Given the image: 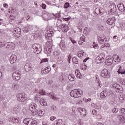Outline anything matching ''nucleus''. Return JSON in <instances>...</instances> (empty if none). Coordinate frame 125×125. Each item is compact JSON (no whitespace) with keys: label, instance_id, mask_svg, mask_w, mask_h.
<instances>
[{"label":"nucleus","instance_id":"obj_1","mask_svg":"<svg viewBox=\"0 0 125 125\" xmlns=\"http://www.w3.org/2000/svg\"><path fill=\"white\" fill-rule=\"evenodd\" d=\"M106 59V55L104 53H101L98 57L96 58L95 63L96 64H100Z\"/></svg>","mask_w":125,"mask_h":125},{"label":"nucleus","instance_id":"obj_2","mask_svg":"<svg viewBox=\"0 0 125 125\" xmlns=\"http://www.w3.org/2000/svg\"><path fill=\"white\" fill-rule=\"evenodd\" d=\"M17 100L20 102H24L27 99V95L24 93H19L16 95Z\"/></svg>","mask_w":125,"mask_h":125},{"label":"nucleus","instance_id":"obj_3","mask_svg":"<svg viewBox=\"0 0 125 125\" xmlns=\"http://www.w3.org/2000/svg\"><path fill=\"white\" fill-rule=\"evenodd\" d=\"M70 95L72 97L78 98V97H80L81 95H83V92L80 91L79 89H74L70 92Z\"/></svg>","mask_w":125,"mask_h":125},{"label":"nucleus","instance_id":"obj_4","mask_svg":"<svg viewBox=\"0 0 125 125\" xmlns=\"http://www.w3.org/2000/svg\"><path fill=\"white\" fill-rule=\"evenodd\" d=\"M23 123L26 125H37V121L30 118H25Z\"/></svg>","mask_w":125,"mask_h":125},{"label":"nucleus","instance_id":"obj_5","mask_svg":"<svg viewBox=\"0 0 125 125\" xmlns=\"http://www.w3.org/2000/svg\"><path fill=\"white\" fill-rule=\"evenodd\" d=\"M32 48L34 49V52L35 54H39L42 51V48L40 44H34L32 45Z\"/></svg>","mask_w":125,"mask_h":125},{"label":"nucleus","instance_id":"obj_6","mask_svg":"<svg viewBox=\"0 0 125 125\" xmlns=\"http://www.w3.org/2000/svg\"><path fill=\"white\" fill-rule=\"evenodd\" d=\"M12 77L15 81H19L21 78V72L19 70L15 71L13 73Z\"/></svg>","mask_w":125,"mask_h":125},{"label":"nucleus","instance_id":"obj_7","mask_svg":"<svg viewBox=\"0 0 125 125\" xmlns=\"http://www.w3.org/2000/svg\"><path fill=\"white\" fill-rule=\"evenodd\" d=\"M45 113V111L44 110H41L38 109L37 110H36V111H34L32 112L33 116H36V115H39L40 117H42V116H43Z\"/></svg>","mask_w":125,"mask_h":125},{"label":"nucleus","instance_id":"obj_8","mask_svg":"<svg viewBox=\"0 0 125 125\" xmlns=\"http://www.w3.org/2000/svg\"><path fill=\"white\" fill-rule=\"evenodd\" d=\"M101 76L103 78H110V72L106 69H103L101 73Z\"/></svg>","mask_w":125,"mask_h":125},{"label":"nucleus","instance_id":"obj_9","mask_svg":"<svg viewBox=\"0 0 125 125\" xmlns=\"http://www.w3.org/2000/svg\"><path fill=\"white\" fill-rule=\"evenodd\" d=\"M21 29H20V28H14L12 31L13 35L16 37V38H19V37H20V34H21Z\"/></svg>","mask_w":125,"mask_h":125},{"label":"nucleus","instance_id":"obj_10","mask_svg":"<svg viewBox=\"0 0 125 125\" xmlns=\"http://www.w3.org/2000/svg\"><path fill=\"white\" fill-rule=\"evenodd\" d=\"M98 41L100 43H104L107 42L106 36L104 35H100L98 38Z\"/></svg>","mask_w":125,"mask_h":125},{"label":"nucleus","instance_id":"obj_11","mask_svg":"<svg viewBox=\"0 0 125 125\" xmlns=\"http://www.w3.org/2000/svg\"><path fill=\"white\" fill-rule=\"evenodd\" d=\"M37 104L33 103L31 104H30L29 106V110L31 111V114L33 115V112H35L36 110H38L37 109Z\"/></svg>","mask_w":125,"mask_h":125},{"label":"nucleus","instance_id":"obj_12","mask_svg":"<svg viewBox=\"0 0 125 125\" xmlns=\"http://www.w3.org/2000/svg\"><path fill=\"white\" fill-rule=\"evenodd\" d=\"M116 22V18L114 17L113 18H109L108 19V20L106 21V23L108 25H110V26H112L114 23Z\"/></svg>","mask_w":125,"mask_h":125},{"label":"nucleus","instance_id":"obj_13","mask_svg":"<svg viewBox=\"0 0 125 125\" xmlns=\"http://www.w3.org/2000/svg\"><path fill=\"white\" fill-rule=\"evenodd\" d=\"M104 12L103 8H97L95 9V13L96 15H101Z\"/></svg>","mask_w":125,"mask_h":125},{"label":"nucleus","instance_id":"obj_14","mask_svg":"<svg viewBox=\"0 0 125 125\" xmlns=\"http://www.w3.org/2000/svg\"><path fill=\"white\" fill-rule=\"evenodd\" d=\"M17 60V56L15 55H12L10 58V63L11 64H14Z\"/></svg>","mask_w":125,"mask_h":125},{"label":"nucleus","instance_id":"obj_15","mask_svg":"<svg viewBox=\"0 0 125 125\" xmlns=\"http://www.w3.org/2000/svg\"><path fill=\"white\" fill-rule=\"evenodd\" d=\"M40 104L41 106L46 107L47 106V103L43 98H41L39 100Z\"/></svg>","mask_w":125,"mask_h":125},{"label":"nucleus","instance_id":"obj_16","mask_svg":"<svg viewBox=\"0 0 125 125\" xmlns=\"http://www.w3.org/2000/svg\"><path fill=\"white\" fill-rule=\"evenodd\" d=\"M110 10V12L111 14L112 13H114V12H116L117 10V7L116 6V5L114 3L111 4V5L109 6Z\"/></svg>","mask_w":125,"mask_h":125},{"label":"nucleus","instance_id":"obj_17","mask_svg":"<svg viewBox=\"0 0 125 125\" xmlns=\"http://www.w3.org/2000/svg\"><path fill=\"white\" fill-rule=\"evenodd\" d=\"M79 112L80 113V115L82 117H85L86 116V111L84 108H79L78 109Z\"/></svg>","mask_w":125,"mask_h":125},{"label":"nucleus","instance_id":"obj_18","mask_svg":"<svg viewBox=\"0 0 125 125\" xmlns=\"http://www.w3.org/2000/svg\"><path fill=\"white\" fill-rule=\"evenodd\" d=\"M113 59L114 62H116V63H118L119 62H121L122 61V59L120 58L119 55L115 54L113 56Z\"/></svg>","mask_w":125,"mask_h":125},{"label":"nucleus","instance_id":"obj_19","mask_svg":"<svg viewBox=\"0 0 125 125\" xmlns=\"http://www.w3.org/2000/svg\"><path fill=\"white\" fill-rule=\"evenodd\" d=\"M61 28L62 32L66 33L69 31V26L66 24H62L61 25Z\"/></svg>","mask_w":125,"mask_h":125},{"label":"nucleus","instance_id":"obj_20","mask_svg":"<svg viewBox=\"0 0 125 125\" xmlns=\"http://www.w3.org/2000/svg\"><path fill=\"white\" fill-rule=\"evenodd\" d=\"M8 121H9L10 122H12V123H14V124H18V123L19 122V118L12 117V118H9Z\"/></svg>","mask_w":125,"mask_h":125},{"label":"nucleus","instance_id":"obj_21","mask_svg":"<svg viewBox=\"0 0 125 125\" xmlns=\"http://www.w3.org/2000/svg\"><path fill=\"white\" fill-rule=\"evenodd\" d=\"M113 59L108 58L105 60V63L107 66H111L113 64Z\"/></svg>","mask_w":125,"mask_h":125},{"label":"nucleus","instance_id":"obj_22","mask_svg":"<svg viewBox=\"0 0 125 125\" xmlns=\"http://www.w3.org/2000/svg\"><path fill=\"white\" fill-rule=\"evenodd\" d=\"M5 46L6 48H11V49H13V48H14V43L11 42H9L5 44Z\"/></svg>","mask_w":125,"mask_h":125},{"label":"nucleus","instance_id":"obj_23","mask_svg":"<svg viewBox=\"0 0 125 125\" xmlns=\"http://www.w3.org/2000/svg\"><path fill=\"white\" fill-rule=\"evenodd\" d=\"M117 73L118 74H121V75H125V67H122L121 66H119L118 70L117 71Z\"/></svg>","mask_w":125,"mask_h":125},{"label":"nucleus","instance_id":"obj_24","mask_svg":"<svg viewBox=\"0 0 125 125\" xmlns=\"http://www.w3.org/2000/svg\"><path fill=\"white\" fill-rule=\"evenodd\" d=\"M24 70L26 72H29L32 70V65L29 63L26 64L24 66Z\"/></svg>","mask_w":125,"mask_h":125},{"label":"nucleus","instance_id":"obj_25","mask_svg":"<svg viewBox=\"0 0 125 125\" xmlns=\"http://www.w3.org/2000/svg\"><path fill=\"white\" fill-rule=\"evenodd\" d=\"M60 47L62 50H64L66 48V43L63 41H61L60 43Z\"/></svg>","mask_w":125,"mask_h":125},{"label":"nucleus","instance_id":"obj_26","mask_svg":"<svg viewBox=\"0 0 125 125\" xmlns=\"http://www.w3.org/2000/svg\"><path fill=\"white\" fill-rule=\"evenodd\" d=\"M108 95V93H107V91L104 90L101 92L100 93V96L101 98H105V97Z\"/></svg>","mask_w":125,"mask_h":125},{"label":"nucleus","instance_id":"obj_27","mask_svg":"<svg viewBox=\"0 0 125 125\" xmlns=\"http://www.w3.org/2000/svg\"><path fill=\"white\" fill-rule=\"evenodd\" d=\"M117 7L120 11H125V6H124V4H119L117 5Z\"/></svg>","mask_w":125,"mask_h":125},{"label":"nucleus","instance_id":"obj_28","mask_svg":"<svg viewBox=\"0 0 125 125\" xmlns=\"http://www.w3.org/2000/svg\"><path fill=\"white\" fill-rule=\"evenodd\" d=\"M117 118L118 120L122 123H125V118L124 117V116L122 115L118 114L117 115Z\"/></svg>","mask_w":125,"mask_h":125},{"label":"nucleus","instance_id":"obj_29","mask_svg":"<svg viewBox=\"0 0 125 125\" xmlns=\"http://www.w3.org/2000/svg\"><path fill=\"white\" fill-rule=\"evenodd\" d=\"M32 28H33L32 25H27L26 27L23 28V31L26 32H29V31H31V30H32Z\"/></svg>","mask_w":125,"mask_h":125},{"label":"nucleus","instance_id":"obj_30","mask_svg":"<svg viewBox=\"0 0 125 125\" xmlns=\"http://www.w3.org/2000/svg\"><path fill=\"white\" fill-rule=\"evenodd\" d=\"M50 15H51V14L46 13L43 15V16L46 20H48L49 19H50Z\"/></svg>","mask_w":125,"mask_h":125},{"label":"nucleus","instance_id":"obj_31","mask_svg":"<svg viewBox=\"0 0 125 125\" xmlns=\"http://www.w3.org/2000/svg\"><path fill=\"white\" fill-rule=\"evenodd\" d=\"M84 56V52L83 51H79L78 52V57H83V56Z\"/></svg>","mask_w":125,"mask_h":125},{"label":"nucleus","instance_id":"obj_32","mask_svg":"<svg viewBox=\"0 0 125 125\" xmlns=\"http://www.w3.org/2000/svg\"><path fill=\"white\" fill-rule=\"evenodd\" d=\"M97 28L100 31H103L104 30V26L101 24H97Z\"/></svg>","mask_w":125,"mask_h":125},{"label":"nucleus","instance_id":"obj_33","mask_svg":"<svg viewBox=\"0 0 125 125\" xmlns=\"http://www.w3.org/2000/svg\"><path fill=\"white\" fill-rule=\"evenodd\" d=\"M119 113L123 116H125V109L124 108L119 109Z\"/></svg>","mask_w":125,"mask_h":125},{"label":"nucleus","instance_id":"obj_34","mask_svg":"<svg viewBox=\"0 0 125 125\" xmlns=\"http://www.w3.org/2000/svg\"><path fill=\"white\" fill-rule=\"evenodd\" d=\"M68 79L70 82H73V81H75V76L73 75H69L68 76Z\"/></svg>","mask_w":125,"mask_h":125},{"label":"nucleus","instance_id":"obj_35","mask_svg":"<svg viewBox=\"0 0 125 125\" xmlns=\"http://www.w3.org/2000/svg\"><path fill=\"white\" fill-rule=\"evenodd\" d=\"M12 88L14 90H15L18 88H19V85H18V84H13Z\"/></svg>","mask_w":125,"mask_h":125},{"label":"nucleus","instance_id":"obj_36","mask_svg":"<svg viewBox=\"0 0 125 125\" xmlns=\"http://www.w3.org/2000/svg\"><path fill=\"white\" fill-rule=\"evenodd\" d=\"M72 63H73V64H74L75 65H76V64H78V58L76 57H73L72 58Z\"/></svg>","mask_w":125,"mask_h":125},{"label":"nucleus","instance_id":"obj_37","mask_svg":"<svg viewBox=\"0 0 125 125\" xmlns=\"http://www.w3.org/2000/svg\"><path fill=\"white\" fill-rule=\"evenodd\" d=\"M75 73L77 79H81L82 78V75L80 72H75Z\"/></svg>","mask_w":125,"mask_h":125},{"label":"nucleus","instance_id":"obj_38","mask_svg":"<svg viewBox=\"0 0 125 125\" xmlns=\"http://www.w3.org/2000/svg\"><path fill=\"white\" fill-rule=\"evenodd\" d=\"M93 44L92 45H91V48H94V49H96L98 46L97 44H95V42H93Z\"/></svg>","mask_w":125,"mask_h":125},{"label":"nucleus","instance_id":"obj_39","mask_svg":"<svg viewBox=\"0 0 125 125\" xmlns=\"http://www.w3.org/2000/svg\"><path fill=\"white\" fill-rule=\"evenodd\" d=\"M23 113L24 116H28V111L27 110V109H23Z\"/></svg>","mask_w":125,"mask_h":125},{"label":"nucleus","instance_id":"obj_40","mask_svg":"<svg viewBox=\"0 0 125 125\" xmlns=\"http://www.w3.org/2000/svg\"><path fill=\"white\" fill-rule=\"evenodd\" d=\"M45 71H46V73H47V74H48L49 72H50V71H51V69L50 68V67H46Z\"/></svg>","mask_w":125,"mask_h":125},{"label":"nucleus","instance_id":"obj_41","mask_svg":"<svg viewBox=\"0 0 125 125\" xmlns=\"http://www.w3.org/2000/svg\"><path fill=\"white\" fill-rule=\"evenodd\" d=\"M44 62H48V59L45 58V59H42V60L41 61V63H44Z\"/></svg>","mask_w":125,"mask_h":125},{"label":"nucleus","instance_id":"obj_42","mask_svg":"<svg viewBox=\"0 0 125 125\" xmlns=\"http://www.w3.org/2000/svg\"><path fill=\"white\" fill-rule=\"evenodd\" d=\"M80 41L82 42H85V36H82L80 37Z\"/></svg>","mask_w":125,"mask_h":125},{"label":"nucleus","instance_id":"obj_43","mask_svg":"<svg viewBox=\"0 0 125 125\" xmlns=\"http://www.w3.org/2000/svg\"><path fill=\"white\" fill-rule=\"evenodd\" d=\"M4 46H5L4 42H0V47H4Z\"/></svg>","mask_w":125,"mask_h":125},{"label":"nucleus","instance_id":"obj_44","mask_svg":"<svg viewBox=\"0 0 125 125\" xmlns=\"http://www.w3.org/2000/svg\"><path fill=\"white\" fill-rule=\"evenodd\" d=\"M119 38L118 37V36H117V35H115L114 36H113V41L114 42H117Z\"/></svg>","mask_w":125,"mask_h":125},{"label":"nucleus","instance_id":"obj_45","mask_svg":"<svg viewBox=\"0 0 125 125\" xmlns=\"http://www.w3.org/2000/svg\"><path fill=\"white\" fill-rule=\"evenodd\" d=\"M119 112V109L118 108H114L112 110V113H114V114H116Z\"/></svg>","mask_w":125,"mask_h":125},{"label":"nucleus","instance_id":"obj_46","mask_svg":"<svg viewBox=\"0 0 125 125\" xmlns=\"http://www.w3.org/2000/svg\"><path fill=\"white\" fill-rule=\"evenodd\" d=\"M70 6V3L67 2L64 4V8H68Z\"/></svg>","mask_w":125,"mask_h":125},{"label":"nucleus","instance_id":"obj_47","mask_svg":"<svg viewBox=\"0 0 125 125\" xmlns=\"http://www.w3.org/2000/svg\"><path fill=\"white\" fill-rule=\"evenodd\" d=\"M120 83L121 84H122V85H125V79L121 81Z\"/></svg>","mask_w":125,"mask_h":125},{"label":"nucleus","instance_id":"obj_48","mask_svg":"<svg viewBox=\"0 0 125 125\" xmlns=\"http://www.w3.org/2000/svg\"><path fill=\"white\" fill-rule=\"evenodd\" d=\"M92 113L93 115H94L95 116L97 114V111L94 109L92 110Z\"/></svg>","mask_w":125,"mask_h":125},{"label":"nucleus","instance_id":"obj_49","mask_svg":"<svg viewBox=\"0 0 125 125\" xmlns=\"http://www.w3.org/2000/svg\"><path fill=\"white\" fill-rule=\"evenodd\" d=\"M56 119V117H55V116H51L50 118V121H54Z\"/></svg>","mask_w":125,"mask_h":125},{"label":"nucleus","instance_id":"obj_50","mask_svg":"<svg viewBox=\"0 0 125 125\" xmlns=\"http://www.w3.org/2000/svg\"><path fill=\"white\" fill-rule=\"evenodd\" d=\"M53 53H54V56H55V57H57V56H58L59 52H57V51H56V52H54Z\"/></svg>","mask_w":125,"mask_h":125},{"label":"nucleus","instance_id":"obj_51","mask_svg":"<svg viewBox=\"0 0 125 125\" xmlns=\"http://www.w3.org/2000/svg\"><path fill=\"white\" fill-rule=\"evenodd\" d=\"M53 83V81L52 80H50L48 82V84H49V85H51V84H52V83Z\"/></svg>","mask_w":125,"mask_h":125},{"label":"nucleus","instance_id":"obj_52","mask_svg":"<svg viewBox=\"0 0 125 125\" xmlns=\"http://www.w3.org/2000/svg\"><path fill=\"white\" fill-rule=\"evenodd\" d=\"M42 74H47V73H46V72H47V70H45V68L43 70H42Z\"/></svg>","mask_w":125,"mask_h":125},{"label":"nucleus","instance_id":"obj_53","mask_svg":"<svg viewBox=\"0 0 125 125\" xmlns=\"http://www.w3.org/2000/svg\"><path fill=\"white\" fill-rule=\"evenodd\" d=\"M42 8L43 9H46V5H45V4H42Z\"/></svg>","mask_w":125,"mask_h":125},{"label":"nucleus","instance_id":"obj_54","mask_svg":"<svg viewBox=\"0 0 125 125\" xmlns=\"http://www.w3.org/2000/svg\"><path fill=\"white\" fill-rule=\"evenodd\" d=\"M84 99L85 100V102H90V101H91V99H90V98H88V99H85V98H84L83 99V100H84Z\"/></svg>","mask_w":125,"mask_h":125},{"label":"nucleus","instance_id":"obj_55","mask_svg":"<svg viewBox=\"0 0 125 125\" xmlns=\"http://www.w3.org/2000/svg\"><path fill=\"white\" fill-rule=\"evenodd\" d=\"M104 47H110V44L109 43H105L104 44Z\"/></svg>","mask_w":125,"mask_h":125},{"label":"nucleus","instance_id":"obj_56","mask_svg":"<svg viewBox=\"0 0 125 125\" xmlns=\"http://www.w3.org/2000/svg\"><path fill=\"white\" fill-rule=\"evenodd\" d=\"M61 53L59 52V54H58V56H57V58H58V59H60V58H61Z\"/></svg>","mask_w":125,"mask_h":125},{"label":"nucleus","instance_id":"obj_57","mask_svg":"<svg viewBox=\"0 0 125 125\" xmlns=\"http://www.w3.org/2000/svg\"><path fill=\"white\" fill-rule=\"evenodd\" d=\"M46 93L45 92V91H44V90H42V91L41 94H42V95H45Z\"/></svg>","mask_w":125,"mask_h":125},{"label":"nucleus","instance_id":"obj_58","mask_svg":"<svg viewBox=\"0 0 125 125\" xmlns=\"http://www.w3.org/2000/svg\"><path fill=\"white\" fill-rule=\"evenodd\" d=\"M71 42L73 44H77V42L74 40L71 39Z\"/></svg>","mask_w":125,"mask_h":125},{"label":"nucleus","instance_id":"obj_59","mask_svg":"<svg viewBox=\"0 0 125 125\" xmlns=\"http://www.w3.org/2000/svg\"><path fill=\"white\" fill-rule=\"evenodd\" d=\"M114 87H115L116 88L118 89V88H119V87H120V86L117 84H115L114 85Z\"/></svg>","mask_w":125,"mask_h":125},{"label":"nucleus","instance_id":"obj_60","mask_svg":"<svg viewBox=\"0 0 125 125\" xmlns=\"http://www.w3.org/2000/svg\"><path fill=\"white\" fill-rule=\"evenodd\" d=\"M81 69L82 70H86L87 69V66H83V67H81Z\"/></svg>","mask_w":125,"mask_h":125},{"label":"nucleus","instance_id":"obj_61","mask_svg":"<svg viewBox=\"0 0 125 125\" xmlns=\"http://www.w3.org/2000/svg\"><path fill=\"white\" fill-rule=\"evenodd\" d=\"M3 7L5 8H8V5H7V4H4Z\"/></svg>","mask_w":125,"mask_h":125},{"label":"nucleus","instance_id":"obj_62","mask_svg":"<svg viewBox=\"0 0 125 125\" xmlns=\"http://www.w3.org/2000/svg\"><path fill=\"white\" fill-rule=\"evenodd\" d=\"M95 125H103V124H102L101 122H97L96 123Z\"/></svg>","mask_w":125,"mask_h":125},{"label":"nucleus","instance_id":"obj_63","mask_svg":"<svg viewBox=\"0 0 125 125\" xmlns=\"http://www.w3.org/2000/svg\"><path fill=\"white\" fill-rule=\"evenodd\" d=\"M97 119H98V120H100V119H101V115L98 114L97 116Z\"/></svg>","mask_w":125,"mask_h":125},{"label":"nucleus","instance_id":"obj_64","mask_svg":"<svg viewBox=\"0 0 125 125\" xmlns=\"http://www.w3.org/2000/svg\"><path fill=\"white\" fill-rule=\"evenodd\" d=\"M41 78H39L38 79H37V80L35 82V83H40V82H41Z\"/></svg>","mask_w":125,"mask_h":125}]
</instances>
